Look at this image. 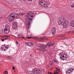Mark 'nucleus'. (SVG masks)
<instances>
[{
  "instance_id": "obj_9",
  "label": "nucleus",
  "mask_w": 74,
  "mask_h": 74,
  "mask_svg": "<svg viewBox=\"0 0 74 74\" xmlns=\"http://www.w3.org/2000/svg\"><path fill=\"white\" fill-rule=\"evenodd\" d=\"M61 55L62 58H64L65 59H66L67 58V56H66V55L64 53H61Z\"/></svg>"
},
{
  "instance_id": "obj_6",
  "label": "nucleus",
  "mask_w": 74,
  "mask_h": 74,
  "mask_svg": "<svg viewBox=\"0 0 74 74\" xmlns=\"http://www.w3.org/2000/svg\"><path fill=\"white\" fill-rule=\"evenodd\" d=\"M42 72L41 70L39 69H33L32 71V74H41Z\"/></svg>"
},
{
  "instance_id": "obj_34",
  "label": "nucleus",
  "mask_w": 74,
  "mask_h": 74,
  "mask_svg": "<svg viewBox=\"0 0 74 74\" xmlns=\"http://www.w3.org/2000/svg\"><path fill=\"white\" fill-rule=\"evenodd\" d=\"M27 39H29V37H27L26 38Z\"/></svg>"
},
{
  "instance_id": "obj_26",
  "label": "nucleus",
  "mask_w": 74,
  "mask_h": 74,
  "mask_svg": "<svg viewBox=\"0 0 74 74\" xmlns=\"http://www.w3.org/2000/svg\"><path fill=\"white\" fill-rule=\"evenodd\" d=\"M31 38H32V37H29V39H31Z\"/></svg>"
},
{
  "instance_id": "obj_25",
  "label": "nucleus",
  "mask_w": 74,
  "mask_h": 74,
  "mask_svg": "<svg viewBox=\"0 0 74 74\" xmlns=\"http://www.w3.org/2000/svg\"><path fill=\"white\" fill-rule=\"evenodd\" d=\"M16 44H17V45H18V41H16Z\"/></svg>"
},
{
  "instance_id": "obj_29",
  "label": "nucleus",
  "mask_w": 74,
  "mask_h": 74,
  "mask_svg": "<svg viewBox=\"0 0 74 74\" xmlns=\"http://www.w3.org/2000/svg\"><path fill=\"white\" fill-rule=\"evenodd\" d=\"M57 71H60V69H57Z\"/></svg>"
},
{
  "instance_id": "obj_16",
  "label": "nucleus",
  "mask_w": 74,
  "mask_h": 74,
  "mask_svg": "<svg viewBox=\"0 0 74 74\" xmlns=\"http://www.w3.org/2000/svg\"><path fill=\"white\" fill-rule=\"evenodd\" d=\"M19 15H21V16H22L23 15V13H20L18 15L17 14L16 15V16H16L17 18H18V16H19Z\"/></svg>"
},
{
  "instance_id": "obj_43",
  "label": "nucleus",
  "mask_w": 74,
  "mask_h": 74,
  "mask_svg": "<svg viewBox=\"0 0 74 74\" xmlns=\"http://www.w3.org/2000/svg\"><path fill=\"white\" fill-rule=\"evenodd\" d=\"M43 35H44V34H43Z\"/></svg>"
},
{
  "instance_id": "obj_20",
  "label": "nucleus",
  "mask_w": 74,
  "mask_h": 74,
  "mask_svg": "<svg viewBox=\"0 0 74 74\" xmlns=\"http://www.w3.org/2000/svg\"><path fill=\"white\" fill-rule=\"evenodd\" d=\"M53 62H55L56 63H58V61H56V60H54Z\"/></svg>"
},
{
  "instance_id": "obj_2",
  "label": "nucleus",
  "mask_w": 74,
  "mask_h": 74,
  "mask_svg": "<svg viewBox=\"0 0 74 74\" xmlns=\"http://www.w3.org/2000/svg\"><path fill=\"white\" fill-rule=\"evenodd\" d=\"M55 44V42H49L47 43V45H45L44 44H42L39 46V47L41 48L42 51H46V48L47 47V46L49 47L53 46Z\"/></svg>"
},
{
  "instance_id": "obj_23",
  "label": "nucleus",
  "mask_w": 74,
  "mask_h": 74,
  "mask_svg": "<svg viewBox=\"0 0 74 74\" xmlns=\"http://www.w3.org/2000/svg\"><path fill=\"white\" fill-rule=\"evenodd\" d=\"M26 0H23V1H26ZM28 1H32V0H27Z\"/></svg>"
},
{
  "instance_id": "obj_24",
  "label": "nucleus",
  "mask_w": 74,
  "mask_h": 74,
  "mask_svg": "<svg viewBox=\"0 0 74 74\" xmlns=\"http://www.w3.org/2000/svg\"><path fill=\"white\" fill-rule=\"evenodd\" d=\"M48 74H53L52 73H51V72H48Z\"/></svg>"
},
{
  "instance_id": "obj_31",
  "label": "nucleus",
  "mask_w": 74,
  "mask_h": 74,
  "mask_svg": "<svg viewBox=\"0 0 74 74\" xmlns=\"http://www.w3.org/2000/svg\"><path fill=\"white\" fill-rule=\"evenodd\" d=\"M21 38H24V39H25V38H26L24 37H22Z\"/></svg>"
},
{
  "instance_id": "obj_28",
  "label": "nucleus",
  "mask_w": 74,
  "mask_h": 74,
  "mask_svg": "<svg viewBox=\"0 0 74 74\" xmlns=\"http://www.w3.org/2000/svg\"><path fill=\"white\" fill-rule=\"evenodd\" d=\"M30 16H31V17H33V15H31Z\"/></svg>"
},
{
  "instance_id": "obj_18",
  "label": "nucleus",
  "mask_w": 74,
  "mask_h": 74,
  "mask_svg": "<svg viewBox=\"0 0 74 74\" xmlns=\"http://www.w3.org/2000/svg\"><path fill=\"white\" fill-rule=\"evenodd\" d=\"M49 64L50 66H52V62L50 61L49 62Z\"/></svg>"
},
{
  "instance_id": "obj_13",
  "label": "nucleus",
  "mask_w": 74,
  "mask_h": 74,
  "mask_svg": "<svg viewBox=\"0 0 74 74\" xmlns=\"http://www.w3.org/2000/svg\"><path fill=\"white\" fill-rule=\"evenodd\" d=\"M6 47L5 46H2V47H1V49L2 51H5V48Z\"/></svg>"
},
{
  "instance_id": "obj_5",
  "label": "nucleus",
  "mask_w": 74,
  "mask_h": 74,
  "mask_svg": "<svg viewBox=\"0 0 74 74\" xmlns=\"http://www.w3.org/2000/svg\"><path fill=\"white\" fill-rule=\"evenodd\" d=\"M15 15L14 16V14L12 13V14H10L9 15L8 17V20L9 22H12L15 20L14 18H15L16 16H15Z\"/></svg>"
},
{
  "instance_id": "obj_38",
  "label": "nucleus",
  "mask_w": 74,
  "mask_h": 74,
  "mask_svg": "<svg viewBox=\"0 0 74 74\" xmlns=\"http://www.w3.org/2000/svg\"><path fill=\"white\" fill-rule=\"evenodd\" d=\"M16 12H17V11H18V10H16Z\"/></svg>"
},
{
  "instance_id": "obj_7",
  "label": "nucleus",
  "mask_w": 74,
  "mask_h": 74,
  "mask_svg": "<svg viewBox=\"0 0 74 74\" xmlns=\"http://www.w3.org/2000/svg\"><path fill=\"white\" fill-rule=\"evenodd\" d=\"M9 30H10V26L8 25H6L4 30L5 34H8L9 32Z\"/></svg>"
},
{
  "instance_id": "obj_33",
  "label": "nucleus",
  "mask_w": 74,
  "mask_h": 74,
  "mask_svg": "<svg viewBox=\"0 0 74 74\" xmlns=\"http://www.w3.org/2000/svg\"><path fill=\"white\" fill-rule=\"evenodd\" d=\"M6 47V48H7V49H8V47Z\"/></svg>"
},
{
  "instance_id": "obj_30",
  "label": "nucleus",
  "mask_w": 74,
  "mask_h": 74,
  "mask_svg": "<svg viewBox=\"0 0 74 74\" xmlns=\"http://www.w3.org/2000/svg\"><path fill=\"white\" fill-rule=\"evenodd\" d=\"M1 41H4V40L1 39Z\"/></svg>"
},
{
  "instance_id": "obj_37",
  "label": "nucleus",
  "mask_w": 74,
  "mask_h": 74,
  "mask_svg": "<svg viewBox=\"0 0 74 74\" xmlns=\"http://www.w3.org/2000/svg\"><path fill=\"white\" fill-rule=\"evenodd\" d=\"M56 69L57 70H58V68L57 67L56 68Z\"/></svg>"
},
{
  "instance_id": "obj_19",
  "label": "nucleus",
  "mask_w": 74,
  "mask_h": 74,
  "mask_svg": "<svg viewBox=\"0 0 74 74\" xmlns=\"http://www.w3.org/2000/svg\"><path fill=\"white\" fill-rule=\"evenodd\" d=\"M8 74V72H7V71H6L4 72L3 73V74Z\"/></svg>"
},
{
  "instance_id": "obj_17",
  "label": "nucleus",
  "mask_w": 74,
  "mask_h": 74,
  "mask_svg": "<svg viewBox=\"0 0 74 74\" xmlns=\"http://www.w3.org/2000/svg\"><path fill=\"white\" fill-rule=\"evenodd\" d=\"M44 38H45L44 37L41 38L40 39V40L41 41H44Z\"/></svg>"
},
{
  "instance_id": "obj_15",
  "label": "nucleus",
  "mask_w": 74,
  "mask_h": 74,
  "mask_svg": "<svg viewBox=\"0 0 74 74\" xmlns=\"http://www.w3.org/2000/svg\"><path fill=\"white\" fill-rule=\"evenodd\" d=\"M15 37H16V38H19V36H18V34H16L15 35Z\"/></svg>"
},
{
  "instance_id": "obj_42",
  "label": "nucleus",
  "mask_w": 74,
  "mask_h": 74,
  "mask_svg": "<svg viewBox=\"0 0 74 74\" xmlns=\"http://www.w3.org/2000/svg\"><path fill=\"white\" fill-rule=\"evenodd\" d=\"M32 54L30 55V56H32Z\"/></svg>"
},
{
  "instance_id": "obj_14",
  "label": "nucleus",
  "mask_w": 74,
  "mask_h": 74,
  "mask_svg": "<svg viewBox=\"0 0 74 74\" xmlns=\"http://www.w3.org/2000/svg\"><path fill=\"white\" fill-rule=\"evenodd\" d=\"M72 26H74V20L72 21L70 24Z\"/></svg>"
},
{
  "instance_id": "obj_11",
  "label": "nucleus",
  "mask_w": 74,
  "mask_h": 74,
  "mask_svg": "<svg viewBox=\"0 0 74 74\" xmlns=\"http://www.w3.org/2000/svg\"><path fill=\"white\" fill-rule=\"evenodd\" d=\"M25 45H28V46H29V47H31L32 46L31 45V42H25Z\"/></svg>"
},
{
  "instance_id": "obj_40",
  "label": "nucleus",
  "mask_w": 74,
  "mask_h": 74,
  "mask_svg": "<svg viewBox=\"0 0 74 74\" xmlns=\"http://www.w3.org/2000/svg\"><path fill=\"white\" fill-rule=\"evenodd\" d=\"M2 37H4V36H2Z\"/></svg>"
},
{
  "instance_id": "obj_41",
  "label": "nucleus",
  "mask_w": 74,
  "mask_h": 74,
  "mask_svg": "<svg viewBox=\"0 0 74 74\" xmlns=\"http://www.w3.org/2000/svg\"><path fill=\"white\" fill-rule=\"evenodd\" d=\"M60 58L61 59H62V57H60Z\"/></svg>"
},
{
  "instance_id": "obj_8",
  "label": "nucleus",
  "mask_w": 74,
  "mask_h": 74,
  "mask_svg": "<svg viewBox=\"0 0 74 74\" xmlns=\"http://www.w3.org/2000/svg\"><path fill=\"white\" fill-rule=\"evenodd\" d=\"M56 31V28H55V27H53V28H52L51 30V32L52 33V34L53 35H54V34H55Z\"/></svg>"
},
{
  "instance_id": "obj_35",
  "label": "nucleus",
  "mask_w": 74,
  "mask_h": 74,
  "mask_svg": "<svg viewBox=\"0 0 74 74\" xmlns=\"http://www.w3.org/2000/svg\"><path fill=\"white\" fill-rule=\"evenodd\" d=\"M72 33H74V31H72Z\"/></svg>"
},
{
  "instance_id": "obj_3",
  "label": "nucleus",
  "mask_w": 74,
  "mask_h": 74,
  "mask_svg": "<svg viewBox=\"0 0 74 74\" xmlns=\"http://www.w3.org/2000/svg\"><path fill=\"white\" fill-rule=\"evenodd\" d=\"M32 14H33V13L32 12H29L27 13V15L25 17V20L27 22L28 25L27 27L28 28H29V27H30L31 22L33 21V19L29 18L30 16Z\"/></svg>"
},
{
  "instance_id": "obj_21",
  "label": "nucleus",
  "mask_w": 74,
  "mask_h": 74,
  "mask_svg": "<svg viewBox=\"0 0 74 74\" xmlns=\"http://www.w3.org/2000/svg\"><path fill=\"white\" fill-rule=\"evenodd\" d=\"M31 46L32 45V46H34V43L31 42Z\"/></svg>"
},
{
  "instance_id": "obj_39",
  "label": "nucleus",
  "mask_w": 74,
  "mask_h": 74,
  "mask_svg": "<svg viewBox=\"0 0 74 74\" xmlns=\"http://www.w3.org/2000/svg\"><path fill=\"white\" fill-rule=\"evenodd\" d=\"M44 69H42V71H44Z\"/></svg>"
},
{
  "instance_id": "obj_36",
  "label": "nucleus",
  "mask_w": 74,
  "mask_h": 74,
  "mask_svg": "<svg viewBox=\"0 0 74 74\" xmlns=\"http://www.w3.org/2000/svg\"><path fill=\"white\" fill-rule=\"evenodd\" d=\"M5 40H7V38H5Z\"/></svg>"
},
{
  "instance_id": "obj_22",
  "label": "nucleus",
  "mask_w": 74,
  "mask_h": 74,
  "mask_svg": "<svg viewBox=\"0 0 74 74\" xmlns=\"http://www.w3.org/2000/svg\"><path fill=\"white\" fill-rule=\"evenodd\" d=\"M71 8H73V7H74V4H73L72 5H71Z\"/></svg>"
},
{
  "instance_id": "obj_10",
  "label": "nucleus",
  "mask_w": 74,
  "mask_h": 74,
  "mask_svg": "<svg viewBox=\"0 0 74 74\" xmlns=\"http://www.w3.org/2000/svg\"><path fill=\"white\" fill-rule=\"evenodd\" d=\"M13 23L14 24H13V28L14 29H16L17 27H18V26H17V25L15 24V22H13Z\"/></svg>"
},
{
  "instance_id": "obj_12",
  "label": "nucleus",
  "mask_w": 74,
  "mask_h": 74,
  "mask_svg": "<svg viewBox=\"0 0 74 74\" xmlns=\"http://www.w3.org/2000/svg\"><path fill=\"white\" fill-rule=\"evenodd\" d=\"M73 71V70H71V69H69L68 71H67V72H66V73H67V74H70V73H71V72Z\"/></svg>"
},
{
  "instance_id": "obj_4",
  "label": "nucleus",
  "mask_w": 74,
  "mask_h": 74,
  "mask_svg": "<svg viewBox=\"0 0 74 74\" xmlns=\"http://www.w3.org/2000/svg\"><path fill=\"white\" fill-rule=\"evenodd\" d=\"M47 1H48L47 0H42L39 2L40 6L44 8H48V6L50 5V3H48Z\"/></svg>"
},
{
  "instance_id": "obj_32",
  "label": "nucleus",
  "mask_w": 74,
  "mask_h": 74,
  "mask_svg": "<svg viewBox=\"0 0 74 74\" xmlns=\"http://www.w3.org/2000/svg\"><path fill=\"white\" fill-rule=\"evenodd\" d=\"M5 37H8V36H4Z\"/></svg>"
},
{
  "instance_id": "obj_1",
  "label": "nucleus",
  "mask_w": 74,
  "mask_h": 74,
  "mask_svg": "<svg viewBox=\"0 0 74 74\" xmlns=\"http://www.w3.org/2000/svg\"><path fill=\"white\" fill-rule=\"evenodd\" d=\"M64 17L63 16L60 17V18L58 20V25L60 26H63V27L64 29H67L69 27V21H65Z\"/></svg>"
},
{
  "instance_id": "obj_27",
  "label": "nucleus",
  "mask_w": 74,
  "mask_h": 74,
  "mask_svg": "<svg viewBox=\"0 0 74 74\" xmlns=\"http://www.w3.org/2000/svg\"><path fill=\"white\" fill-rule=\"evenodd\" d=\"M13 70H15V67L14 66H13Z\"/></svg>"
}]
</instances>
